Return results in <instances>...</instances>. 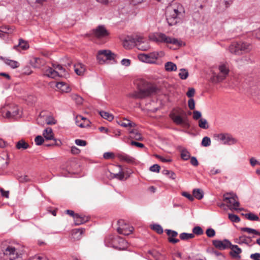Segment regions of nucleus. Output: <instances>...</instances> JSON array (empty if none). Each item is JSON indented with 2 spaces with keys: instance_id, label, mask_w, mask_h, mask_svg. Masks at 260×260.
Instances as JSON below:
<instances>
[{
  "instance_id": "nucleus-47",
  "label": "nucleus",
  "mask_w": 260,
  "mask_h": 260,
  "mask_svg": "<svg viewBox=\"0 0 260 260\" xmlns=\"http://www.w3.org/2000/svg\"><path fill=\"white\" fill-rule=\"evenodd\" d=\"M201 144L203 146L208 147L211 144L210 138L208 137H205L203 138Z\"/></svg>"
},
{
  "instance_id": "nucleus-63",
  "label": "nucleus",
  "mask_w": 260,
  "mask_h": 260,
  "mask_svg": "<svg viewBox=\"0 0 260 260\" xmlns=\"http://www.w3.org/2000/svg\"><path fill=\"white\" fill-rule=\"evenodd\" d=\"M190 164L194 166L197 167L199 165V162L197 159V158L194 156H192L190 157Z\"/></svg>"
},
{
  "instance_id": "nucleus-56",
  "label": "nucleus",
  "mask_w": 260,
  "mask_h": 260,
  "mask_svg": "<svg viewBox=\"0 0 260 260\" xmlns=\"http://www.w3.org/2000/svg\"><path fill=\"white\" fill-rule=\"evenodd\" d=\"M241 63L244 64H252L253 61L248 57H244L241 59Z\"/></svg>"
},
{
  "instance_id": "nucleus-62",
  "label": "nucleus",
  "mask_w": 260,
  "mask_h": 260,
  "mask_svg": "<svg viewBox=\"0 0 260 260\" xmlns=\"http://www.w3.org/2000/svg\"><path fill=\"white\" fill-rule=\"evenodd\" d=\"M182 195L187 198L190 201H193L194 200V197L193 196V194L191 195V194L187 192H183L182 193Z\"/></svg>"
},
{
  "instance_id": "nucleus-58",
  "label": "nucleus",
  "mask_w": 260,
  "mask_h": 260,
  "mask_svg": "<svg viewBox=\"0 0 260 260\" xmlns=\"http://www.w3.org/2000/svg\"><path fill=\"white\" fill-rule=\"evenodd\" d=\"M201 112L199 111H193V118L194 120H198L201 118Z\"/></svg>"
},
{
  "instance_id": "nucleus-14",
  "label": "nucleus",
  "mask_w": 260,
  "mask_h": 260,
  "mask_svg": "<svg viewBox=\"0 0 260 260\" xmlns=\"http://www.w3.org/2000/svg\"><path fill=\"white\" fill-rule=\"evenodd\" d=\"M212 244L217 249L223 250L228 249L230 245H231V242L228 239H224L223 241L213 240L212 241Z\"/></svg>"
},
{
  "instance_id": "nucleus-13",
  "label": "nucleus",
  "mask_w": 260,
  "mask_h": 260,
  "mask_svg": "<svg viewBox=\"0 0 260 260\" xmlns=\"http://www.w3.org/2000/svg\"><path fill=\"white\" fill-rule=\"evenodd\" d=\"M92 34L97 38L101 39L109 36V33L103 25H99L92 30Z\"/></svg>"
},
{
  "instance_id": "nucleus-4",
  "label": "nucleus",
  "mask_w": 260,
  "mask_h": 260,
  "mask_svg": "<svg viewBox=\"0 0 260 260\" xmlns=\"http://www.w3.org/2000/svg\"><path fill=\"white\" fill-rule=\"evenodd\" d=\"M150 39L157 43H166L175 45L176 47L173 48L170 47L171 49L173 50L177 49L182 45V42L179 41L177 39L172 38L166 36L165 34L159 32L155 35H153L150 37Z\"/></svg>"
},
{
  "instance_id": "nucleus-5",
  "label": "nucleus",
  "mask_w": 260,
  "mask_h": 260,
  "mask_svg": "<svg viewBox=\"0 0 260 260\" xmlns=\"http://www.w3.org/2000/svg\"><path fill=\"white\" fill-rule=\"evenodd\" d=\"M212 76L211 79L213 82L218 83L224 80L228 75L230 70L228 66H212Z\"/></svg>"
},
{
  "instance_id": "nucleus-46",
  "label": "nucleus",
  "mask_w": 260,
  "mask_h": 260,
  "mask_svg": "<svg viewBox=\"0 0 260 260\" xmlns=\"http://www.w3.org/2000/svg\"><path fill=\"white\" fill-rule=\"evenodd\" d=\"M192 232L194 235H201L203 234L204 231L203 229L199 226H195L192 229Z\"/></svg>"
},
{
  "instance_id": "nucleus-20",
  "label": "nucleus",
  "mask_w": 260,
  "mask_h": 260,
  "mask_svg": "<svg viewBox=\"0 0 260 260\" xmlns=\"http://www.w3.org/2000/svg\"><path fill=\"white\" fill-rule=\"evenodd\" d=\"M44 70V76H47L49 78H55L57 77H59V74L55 69L46 66V69Z\"/></svg>"
},
{
  "instance_id": "nucleus-6",
  "label": "nucleus",
  "mask_w": 260,
  "mask_h": 260,
  "mask_svg": "<svg viewBox=\"0 0 260 260\" xmlns=\"http://www.w3.org/2000/svg\"><path fill=\"white\" fill-rule=\"evenodd\" d=\"M251 49V45L250 43L239 41L233 42L229 46V51L233 54L240 55L250 51Z\"/></svg>"
},
{
  "instance_id": "nucleus-7",
  "label": "nucleus",
  "mask_w": 260,
  "mask_h": 260,
  "mask_svg": "<svg viewBox=\"0 0 260 260\" xmlns=\"http://www.w3.org/2000/svg\"><path fill=\"white\" fill-rule=\"evenodd\" d=\"M97 59L100 63H109L108 61H113L111 63H118L117 55L112 53L109 50H102L99 51L97 56Z\"/></svg>"
},
{
  "instance_id": "nucleus-27",
  "label": "nucleus",
  "mask_w": 260,
  "mask_h": 260,
  "mask_svg": "<svg viewBox=\"0 0 260 260\" xmlns=\"http://www.w3.org/2000/svg\"><path fill=\"white\" fill-rule=\"evenodd\" d=\"M56 87L62 92H69L71 90L69 86L62 82H57L56 84Z\"/></svg>"
},
{
  "instance_id": "nucleus-15",
  "label": "nucleus",
  "mask_w": 260,
  "mask_h": 260,
  "mask_svg": "<svg viewBox=\"0 0 260 260\" xmlns=\"http://www.w3.org/2000/svg\"><path fill=\"white\" fill-rule=\"evenodd\" d=\"M215 137L219 141H221L224 144L231 145L235 143V139L228 134H219L215 136Z\"/></svg>"
},
{
  "instance_id": "nucleus-50",
  "label": "nucleus",
  "mask_w": 260,
  "mask_h": 260,
  "mask_svg": "<svg viewBox=\"0 0 260 260\" xmlns=\"http://www.w3.org/2000/svg\"><path fill=\"white\" fill-rule=\"evenodd\" d=\"M152 229L156 231L158 234L163 233V229L161 225L158 224H155L152 225Z\"/></svg>"
},
{
  "instance_id": "nucleus-39",
  "label": "nucleus",
  "mask_w": 260,
  "mask_h": 260,
  "mask_svg": "<svg viewBox=\"0 0 260 260\" xmlns=\"http://www.w3.org/2000/svg\"><path fill=\"white\" fill-rule=\"evenodd\" d=\"M181 157L184 160H187L190 157V153L186 149L183 148L181 151Z\"/></svg>"
},
{
  "instance_id": "nucleus-42",
  "label": "nucleus",
  "mask_w": 260,
  "mask_h": 260,
  "mask_svg": "<svg viewBox=\"0 0 260 260\" xmlns=\"http://www.w3.org/2000/svg\"><path fill=\"white\" fill-rule=\"evenodd\" d=\"M179 76L181 79H186L188 76V72L187 70L185 69H180V72L179 73Z\"/></svg>"
},
{
  "instance_id": "nucleus-30",
  "label": "nucleus",
  "mask_w": 260,
  "mask_h": 260,
  "mask_svg": "<svg viewBox=\"0 0 260 260\" xmlns=\"http://www.w3.org/2000/svg\"><path fill=\"white\" fill-rule=\"evenodd\" d=\"M166 19L169 25L170 26H173L176 24L179 21V18L172 16L170 14H167Z\"/></svg>"
},
{
  "instance_id": "nucleus-31",
  "label": "nucleus",
  "mask_w": 260,
  "mask_h": 260,
  "mask_svg": "<svg viewBox=\"0 0 260 260\" xmlns=\"http://www.w3.org/2000/svg\"><path fill=\"white\" fill-rule=\"evenodd\" d=\"M76 165V162L74 161L69 160L66 162V165H62L61 168L63 170H67L69 173H72L73 171V167Z\"/></svg>"
},
{
  "instance_id": "nucleus-9",
  "label": "nucleus",
  "mask_w": 260,
  "mask_h": 260,
  "mask_svg": "<svg viewBox=\"0 0 260 260\" xmlns=\"http://www.w3.org/2000/svg\"><path fill=\"white\" fill-rule=\"evenodd\" d=\"M129 40L139 50L145 51L149 48L148 42L141 36L136 35L131 38Z\"/></svg>"
},
{
  "instance_id": "nucleus-40",
  "label": "nucleus",
  "mask_w": 260,
  "mask_h": 260,
  "mask_svg": "<svg viewBox=\"0 0 260 260\" xmlns=\"http://www.w3.org/2000/svg\"><path fill=\"white\" fill-rule=\"evenodd\" d=\"M199 126L200 128L205 129H207L209 128V125L207 120L204 118H200L199 119Z\"/></svg>"
},
{
  "instance_id": "nucleus-53",
  "label": "nucleus",
  "mask_w": 260,
  "mask_h": 260,
  "mask_svg": "<svg viewBox=\"0 0 260 260\" xmlns=\"http://www.w3.org/2000/svg\"><path fill=\"white\" fill-rule=\"evenodd\" d=\"M215 233H216L215 230L212 228H208L206 231L207 236L209 238H212L214 237Z\"/></svg>"
},
{
  "instance_id": "nucleus-41",
  "label": "nucleus",
  "mask_w": 260,
  "mask_h": 260,
  "mask_svg": "<svg viewBox=\"0 0 260 260\" xmlns=\"http://www.w3.org/2000/svg\"><path fill=\"white\" fill-rule=\"evenodd\" d=\"M18 46L22 50H26L29 47L28 43L26 41L22 39H20L19 40Z\"/></svg>"
},
{
  "instance_id": "nucleus-22",
  "label": "nucleus",
  "mask_w": 260,
  "mask_h": 260,
  "mask_svg": "<svg viewBox=\"0 0 260 260\" xmlns=\"http://www.w3.org/2000/svg\"><path fill=\"white\" fill-rule=\"evenodd\" d=\"M129 134V138L132 139H135L138 141H142L143 138L141 134L137 129H128Z\"/></svg>"
},
{
  "instance_id": "nucleus-25",
  "label": "nucleus",
  "mask_w": 260,
  "mask_h": 260,
  "mask_svg": "<svg viewBox=\"0 0 260 260\" xmlns=\"http://www.w3.org/2000/svg\"><path fill=\"white\" fill-rule=\"evenodd\" d=\"M117 123L119 125L124 127H128L129 128H132L135 127L136 126V124L135 122H132L126 118H124L123 120H119L117 121Z\"/></svg>"
},
{
  "instance_id": "nucleus-19",
  "label": "nucleus",
  "mask_w": 260,
  "mask_h": 260,
  "mask_svg": "<svg viewBox=\"0 0 260 260\" xmlns=\"http://www.w3.org/2000/svg\"><path fill=\"white\" fill-rule=\"evenodd\" d=\"M90 122L86 118L81 115L77 116L76 118V124L80 127H86L89 126Z\"/></svg>"
},
{
  "instance_id": "nucleus-55",
  "label": "nucleus",
  "mask_w": 260,
  "mask_h": 260,
  "mask_svg": "<svg viewBox=\"0 0 260 260\" xmlns=\"http://www.w3.org/2000/svg\"><path fill=\"white\" fill-rule=\"evenodd\" d=\"M160 169V167L158 165L154 164L150 167L149 170L153 172L158 173L159 172Z\"/></svg>"
},
{
  "instance_id": "nucleus-28",
  "label": "nucleus",
  "mask_w": 260,
  "mask_h": 260,
  "mask_svg": "<svg viewBox=\"0 0 260 260\" xmlns=\"http://www.w3.org/2000/svg\"><path fill=\"white\" fill-rule=\"evenodd\" d=\"M43 135L46 140H50L54 139L52 129L50 127H47L43 131Z\"/></svg>"
},
{
  "instance_id": "nucleus-21",
  "label": "nucleus",
  "mask_w": 260,
  "mask_h": 260,
  "mask_svg": "<svg viewBox=\"0 0 260 260\" xmlns=\"http://www.w3.org/2000/svg\"><path fill=\"white\" fill-rule=\"evenodd\" d=\"M89 217L83 214H79L76 213L75 217L74 219L75 224L79 225L83 224L89 220Z\"/></svg>"
},
{
  "instance_id": "nucleus-60",
  "label": "nucleus",
  "mask_w": 260,
  "mask_h": 260,
  "mask_svg": "<svg viewBox=\"0 0 260 260\" xmlns=\"http://www.w3.org/2000/svg\"><path fill=\"white\" fill-rule=\"evenodd\" d=\"M194 94L195 89L193 88H189L188 91L186 92V95L190 99L194 96Z\"/></svg>"
},
{
  "instance_id": "nucleus-33",
  "label": "nucleus",
  "mask_w": 260,
  "mask_h": 260,
  "mask_svg": "<svg viewBox=\"0 0 260 260\" xmlns=\"http://www.w3.org/2000/svg\"><path fill=\"white\" fill-rule=\"evenodd\" d=\"M240 230L241 231L243 232H246L248 234H252L253 235L260 236V232L254 229L243 227L240 228Z\"/></svg>"
},
{
  "instance_id": "nucleus-3",
  "label": "nucleus",
  "mask_w": 260,
  "mask_h": 260,
  "mask_svg": "<svg viewBox=\"0 0 260 260\" xmlns=\"http://www.w3.org/2000/svg\"><path fill=\"white\" fill-rule=\"evenodd\" d=\"M185 115V112L181 108L174 109L169 114L172 121L177 125H182L185 128L190 127V124L188 118L182 116Z\"/></svg>"
},
{
  "instance_id": "nucleus-45",
  "label": "nucleus",
  "mask_w": 260,
  "mask_h": 260,
  "mask_svg": "<svg viewBox=\"0 0 260 260\" xmlns=\"http://www.w3.org/2000/svg\"><path fill=\"white\" fill-rule=\"evenodd\" d=\"M23 68L21 70L20 72L22 75H30L32 73L30 66H22Z\"/></svg>"
},
{
  "instance_id": "nucleus-12",
  "label": "nucleus",
  "mask_w": 260,
  "mask_h": 260,
  "mask_svg": "<svg viewBox=\"0 0 260 260\" xmlns=\"http://www.w3.org/2000/svg\"><path fill=\"white\" fill-rule=\"evenodd\" d=\"M3 251L6 260H15L18 257L16 248L11 245H9L3 249Z\"/></svg>"
},
{
  "instance_id": "nucleus-35",
  "label": "nucleus",
  "mask_w": 260,
  "mask_h": 260,
  "mask_svg": "<svg viewBox=\"0 0 260 260\" xmlns=\"http://www.w3.org/2000/svg\"><path fill=\"white\" fill-rule=\"evenodd\" d=\"M75 73L79 76H82L86 71L85 66H74Z\"/></svg>"
},
{
  "instance_id": "nucleus-59",
  "label": "nucleus",
  "mask_w": 260,
  "mask_h": 260,
  "mask_svg": "<svg viewBox=\"0 0 260 260\" xmlns=\"http://www.w3.org/2000/svg\"><path fill=\"white\" fill-rule=\"evenodd\" d=\"M188 106L190 110H193L195 108V102L192 98H190L188 100Z\"/></svg>"
},
{
  "instance_id": "nucleus-8",
  "label": "nucleus",
  "mask_w": 260,
  "mask_h": 260,
  "mask_svg": "<svg viewBox=\"0 0 260 260\" xmlns=\"http://www.w3.org/2000/svg\"><path fill=\"white\" fill-rule=\"evenodd\" d=\"M164 52H152L149 54H140L138 55L139 59L147 63H155L156 60L159 57H162L164 56Z\"/></svg>"
},
{
  "instance_id": "nucleus-57",
  "label": "nucleus",
  "mask_w": 260,
  "mask_h": 260,
  "mask_svg": "<svg viewBox=\"0 0 260 260\" xmlns=\"http://www.w3.org/2000/svg\"><path fill=\"white\" fill-rule=\"evenodd\" d=\"M53 140V142L51 144L45 143L44 145L46 147H49L51 146L56 145L59 146L61 144V142L60 140H57L56 139H52Z\"/></svg>"
},
{
  "instance_id": "nucleus-18",
  "label": "nucleus",
  "mask_w": 260,
  "mask_h": 260,
  "mask_svg": "<svg viewBox=\"0 0 260 260\" xmlns=\"http://www.w3.org/2000/svg\"><path fill=\"white\" fill-rule=\"evenodd\" d=\"M117 158L121 161L133 164L135 162V159L132 156L124 153H119L117 154Z\"/></svg>"
},
{
  "instance_id": "nucleus-51",
  "label": "nucleus",
  "mask_w": 260,
  "mask_h": 260,
  "mask_svg": "<svg viewBox=\"0 0 260 260\" xmlns=\"http://www.w3.org/2000/svg\"><path fill=\"white\" fill-rule=\"evenodd\" d=\"M72 98L75 100L76 103L78 105H80L82 103L83 99L77 94H72Z\"/></svg>"
},
{
  "instance_id": "nucleus-34",
  "label": "nucleus",
  "mask_w": 260,
  "mask_h": 260,
  "mask_svg": "<svg viewBox=\"0 0 260 260\" xmlns=\"http://www.w3.org/2000/svg\"><path fill=\"white\" fill-rule=\"evenodd\" d=\"M100 115L104 118L105 119L108 120L109 121H112L114 119V116L112 114L104 111H101L99 112Z\"/></svg>"
},
{
  "instance_id": "nucleus-44",
  "label": "nucleus",
  "mask_w": 260,
  "mask_h": 260,
  "mask_svg": "<svg viewBox=\"0 0 260 260\" xmlns=\"http://www.w3.org/2000/svg\"><path fill=\"white\" fill-rule=\"evenodd\" d=\"M0 59L4 61V63L9 66L16 65L18 63L16 61L11 60L6 57H3L2 56H0Z\"/></svg>"
},
{
  "instance_id": "nucleus-2",
  "label": "nucleus",
  "mask_w": 260,
  "mask_h": 260,
  "mask_svg": "<svg viewBox=\"0 0 260 260\" xmlns=\"http://www.w3.org/2000/svg\"><path fill=\"white\" fill-rule=\"evenodd\" d=\"M104 242L106 246L118 250L125 249L128 245L127 242L122 238L112 235L107 236L105 239Z\"/></svg>"
},
{
  "instance_id": "nucleus-23",
  "label": "nucleus",
  "mask_w": 260,
  "mask_h": 260,
  "mask_svg": "<svg viewBox=\"0 0 260 260\" xmlns=\"http://www.w3.org/2000/svg\"><path fill=\"white\" fill-rule=\"evenodd\" d=\"M165 232H166L167 235L169 236L168 238V241L170 243H177L179 241V239L174 238L178 235V233L176 231L167 229L165 230Z\"/></svg>"
},
{
  "instance_id": "nucleus-61",
  "label": "nucleus",
  "mask_w": 260,
  "mask_h": 260,
  "mask_svg": "<svg viewBox=\"0 0 260 260\" xmlns=\"http://www.w3.org/2000/svg\"><path fill=\"white\" fill-rule=\"evenodd\" d=\"M75 142L76 145L80 146H85L87 144L86 141L81 139H76Z\"/></svg>"
},
{
  "instance_id": "nucleus-17",
  "label": "nucleus",
  "mask_w": 260,
  "mask_h": 260,
  "mask_svg": "<svg viewBox=\"0 0 260 260\" xmlns=\"http://www.w3.org/2000/svg\"><path fill=\"white\" fill-rule=\"evenodd\" d=\"M229 248L231 249V251L229 252V254L232 257L234 258L240 259L241 258L240 253L242 252V249L237 245H233L231 243V245Z\"/></svg>"
},
{
  "instance_id": "nucleus-64",
  "label": "nucleus",
  "mask_w": 260,
  "mask_h": 260,
  "mask_svg": "<svg viewBox=\"0 0 260 260\" xmlns=\"http://www.w3.org/2000/svg\"><path fill=\"white\" fill-rule=\"evenodd\" d=\"M250 257L253 260H260V253H255L251 254Z\"/></svg>"
},
{
  "instance_id": "nucleus-49",
  "label": "nucleus",
  "mask_w": 260,
  "mask_h": 260,
  "mask_svg": "<svg viewBox=\"0 0 260 260\" xmlns=\"http://www.w3.org/2000/svg\"><path fill=\"white\" fill-rule=\"evenodd\" d=\"M18 180L20 183H24L30 181V179L27 175L18 176Z\"/></svg>"
},
{
  "instance_id": "nucleus-52",
  "label": "nucleus",
  "mask_w": 260,
  "mask_h": 260,
  "mask_svg": "<svg viewBox=\"0 0 260 260\" xmlns=\"http://www.w3.org/2000/svg\"><path fill=\"white\" fill-rule=\"evenodd\" d=\"M44 142V139L41 136H38L35 139V142L38 146L42 145Z\"/></svg>"
},
{
  "instance_id": "nucleus-24",
  "label": "nucleus",
  "mask_w": 260,
  "mask_h": 260,
  "mask_svg": "<svg viewBox=\"0 0 260 260\" xmlns=\"http://www.w3.org/2000/svg\"><path fill=\"white\" fill-rule=\"evenodd\" d=\"M251 237L250 236H246L244 235L240 236L238 238L235 239V242L239 244H245L247 245L251 241Z\"/></svg>"
},
{
  "instance_id": "nucleus-11",
  "label": "nucleus",
  "mask_w": 260,
  "mask_h": 260,
  "mask_svg": "<svg viewBox=\"0 0 260 260\" xmlns=\"http://www.w3.org/2000/svg\"><path fill=\"white\" fill-rule=\"evenodd\" d=\"M237 200V197L236 195L233 196L229 193H226L223 195V201L229 204L228 207L230 209L233 208L235 210H237V208L239 206L240 204Z\"/></svg>"
},
{
  "instance_id": "nucleus-10",
  "label": "nucleus",
  "mask_w": 260,
  "mask_h": 260,
  "mask_svg": "<svg viewBox=\"0 0 260 260\" xmlns=\"http://www.w3.org/2000/svg\"><path fill=\"white\" fill-rule=\"evenodd\" d=\"M117 224L118 227L117 228V232L120 234L125 236L130 235L134 230V228L124 222L123 220L120 219L118 220Z\"/></svg>"
},
{
  "instance_id": "nucleus-43",
  "label": "nucleus",
  "mask_w": 260,
  "mask_h": 260,
  "mask_svg": "<svg viewBox=\"0 0 260 260\" xmlns=\"http://www.w3.org/2000/svg\"><path fill=\"white\" fill-rule=\"evenodd\" d=\"M162 174L168 176L170 178L172 179H175L176 178V174L172 171L165 169L162 171Z\"/></svg>"
},
{
  "instance_id": "nucleus-36",
  "label": "nucleus",
  "mask_w": 260,
  "mask_h": 260,
  "mask_svg": "<svg viewBox=\"0 0 260 260\" xmlns=\"http://www.w3.org/2000/svg\"><path fill=\"white\" fill-rule=\"evenodd\" d=\"M242 215H244L247 219L251 221H258L259 219V217L257 215L251 212L245 214H242Z\"/></svg>"
},
{
  "instance_id": "nucleus-29",
  "label": "nucleus",
  "mask_w": 260,
  "mask_h": 260,
  "mask_svg": "<svg viewBox=\"0 0 260 260\" xmlns=\"http://www.w3.org/2000/svg\"><path fill=\"white\" fill-rule=\"evenodd\" d=\"M29 147V145L24 140L21 139L16 144V148L18 150H25Z\"/></svg>"
},
{
  "instance_id": "nucleus-1",
  "label": "nucleus",
  "mask_w": 260,
  "mask_h": 260,
  "mask_svg": "<svg viewBox=\"0 0 260 260\" xmlns=\"http://www.w3.org/2000/svg\"><path fill=\"white\" fill-rule=\"evenodd\" d=\"M134 84L137 86L138 91L129 93L128 96L129 98L142 99L155 94L158 90L155 85L148 83L142 78L135 79Z\"/></svg>"
},
{
  "instance_id": "nucleus-37",
  "label": "nucleus",
  "mask_w": 260,
  "mask_h": 260,
  "mask_svg": "<svg viewBox=\"0 0 260 260\" xmlns=\"http://www.w3.org/2000/svg\"><path fill=\"white\" fill-rule=\"evenodd\" d=\"M133 37H135V36L128 37L123 42V46L125 48L129 49L132 48L133 46H135V45H134L132 43H131L129 40Z\"/></svg>"
},
{
  "instance_id": "nucleus-38",
  "label": "nucleus",
  "mask_w": 260,
  "mask_h": 260,
  "mask_svg": "<svg viewBox=\"0 0 260 260\" xmlns=\"http://www.w3.org/2000/svg\"><path fill=\"white\" fill-rule=\"evenodd\" d=\"M180 238L182 240H188L194 237V235L192 233H182L179 235Z\"/></svg>"
},
{
  "instance_id": "nucleus-16",
  "label": "nucleus",
  "mask_w": 260,
  "mask_h": 260,
  "mask_svg": "<svg viewBox=\"0 0 260 260\" xmlns=\"http://www.w3.org/2000/svg\"><path fill=\"white\" fill-rule=\"evenodd\" d=\"M183 8L182 5L177 4L174 5L172 7L168 9L167 14H170L172 16H174L179 18V15L182 12H184Z\"/></svg>"
},
{
  "instance_id": "nucleus-54",
  "label": "nucleus",
  "mask_w": 260,
  "mask_h": 260,
  "mask_svg": "<svg viewBox=\"0 0 260 260\" xmlns=\"http://www.w3.org/2000/svg\"><path fill=\"white\" fill-rule=\"evenodd\" d=\"M45 121L46 123L48 125H52L56 123V120L51 116H47L45 119Z\"/></svg>"
},
{
  "instance_id": "nucleus-26",
  "label": "nucleus",
  "mask_w": 260,
  "mask_h": 260,
  "mask_svg": "<svg viewBox=\"0 0 260 260\" xmlns=\"http://www.w3.org/2000/svg\"><path fill=\"white\" fill-rule=\"evenodd\" d=\"M27 63L29 65H35V64L43 65L44 62V60L41 58L34 56H29L27 59Z\"/></svg>"
},
{
  "instance_id": "nucleus-32",
  "label": "nucleus",
  "mask_w": 260,
  "mask_h": 260,
  "mask_svg": "<svg viewBox=\"0 0 260 260\" xmlns=\"http://www.w3.org/2000/svg\"><path fill=\"white\" fill-rule=\"evenodd\" d=\"M192 194L194 198L198 200H201L204 197V192L202 190L197 188L194 189L192 191Z\"/></svg>"
},
{
  "instance_id": "nucleus-48",
  "label": "nucleus",
  "mask_w": 260,
  "mask_h": 260,
  "mask_svg": "<svg viewBox=\"0 0 260 260\" xmlns=\"http://www.w3.org/2000/svg\"><path fill=\"white\" fill-rule=\"evenodd\" d=\"M229 218L234 222L238 223L240 221L239 217L234 214H229Z\"/></svg>"
}]
</instances>
